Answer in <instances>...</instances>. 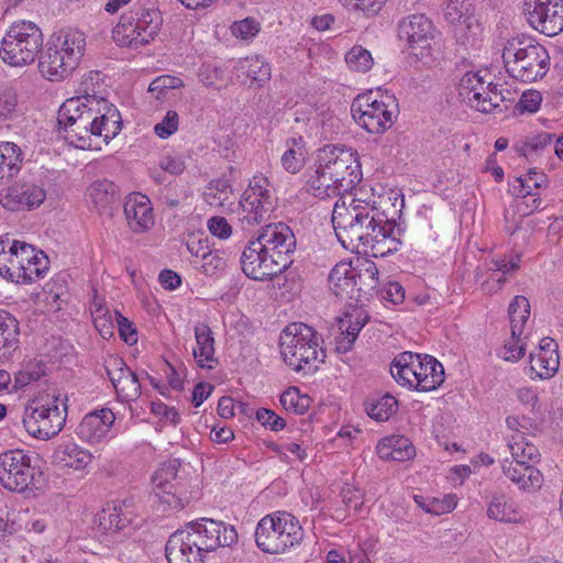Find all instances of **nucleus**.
I'll list each match as a JSON object with an SVG mask.
<instances>
[{
	"label": "nucleus",
	"mask_w": 563,
	"mask_h": 563,
	"mask_svg": "<svg viewBox=\"0 0 563 563\" xmlns=\"http://www.w3.org/2000/svg\"><path fill=\"white\" fill-rule=\"evenodd\" d=\"M369 317L362 310H355L354 313H346L345 320H341L340 329L355 340L361 329L367 323Z\"/></svg>",
	"instance_id": "nucleus-53"
},
{
	"label": "nucleus",
	"mask_w": 563,
	"mask_h": 563,
	"mask_svg": "<svg viewBox=\"0 0 563 563\" xmlns=\"http://www.w3.org/2000/svg\"><path fill=\"white\" fill-rule=\"evenodd\" d=\"M530 371L540 379L553 377L560 366L558 344L549 336L543 338L539 343L537 352L531 353Z\"/></svg>",
	"instance_id": "nucleus-25"
},
{
	"label": "nucleus",
	"mask_w": 563,
	"mask_h": 563,
	"mask_svg": "<svg viewBox=\"0 0 563 563\" xmlns=\"http://www.w3.org/2000/svg\"><path fill=\"white\" fill-rule=\"evenodd\" d=\"M43 260H45L44 253H36V260L30 258V262H25V265L21 267V269L25 271L26 274H22V276H20V278H15L14 282L27 284L43 277V268H36V265L42 264Z\"/></svg>",
	"instance_id": "nucleus-61"
},
{
	"label": "nucleus",
	"mask_w": 563,
	"mask_h": 563,
	"mask_svg": "<svg viewBox=\"0 0 563 563\" xmlns=\"http://www.w3.org/2000/svg\"><path fill=\"white\" fill-rule=\"evenodd\" d=\"M59 396L48 395L27 402L24 408L22 423L25 431L37 439L48 440L57 435L66 422L67 406Z\"/></svg>",
	"instance_id": "nucleus-9"
},
{
	"label": "nucleus",
	"mask_w": 563,
	"mask_h": 563,
	"mask_svg": "<svg viewBox=\"0 0 563 563\" xmlns=\"http://www.w3.org/2000/svg\"><path fill=\"white\" fill-rule=\"evenodd\" d=\"M361 179V164L355 154L331 144L319 150L307 186L314 197L325 199L350 192Z\"/></svg>",
	"instance_id": "nucleus-3"
},
{
	"label": "nucleus",
	"mask_w": 563,
	"mask_h": 563,
	"mask_svg": "<svg viewBox=\"0 0 563 563\" xmlns=\"http://www.w3.org/2000/svg\"><path fill=\"white\" fill-rule=\"evenodd\" d=\"M261 246L266 253H271V257L278 261V265L284 269L288 268L291 264V254L296 249V238L291 229L283 223H271L265 225L257 238Z\"/></svg>",
	"instance_id": "nucleus-16"
},
{
	"label": "nucleus",
	"mask_w": 563,
	"mask_h": 563,
	"mask_svg": "<svg viewBox=\"0 0 563 563\" xmlns=\"http://www.w3.org/2000/svg\"><path fill=\"white\" fill-rule=\"evenodd\" d=\"M520 263L521 256L519 254L487 260L485 266L493 276L482 284L483 289L487 292H497L506 283V275L518 271Z\"/></svg>",
	"instance_id": "nucleus-29"
},
{
	"label": "nucleus",
	"mask_w": 563,
	"mask_h": 563,
	"mask_svg": "<svg viewBox=\"0 0 563 563\" xmlns=\"http://www.w3.org/2000/svg\"><path fill=\"white\" fill-rule=\"evenodd\" d=\"M85 115L71 125H63L64 137L75 147L92 148V136H102L108 143L117 136L122 128L119 110L108 100L97 101L96 108L84 110Z\"/></svg>",
	"instance_id": "nucleus-4"
},
{
	"label": "nucleus",
	"mask_w": 563,
	"mask_h": 563,
	"mask_svg": "<svg viewBox=\"0 0 563 563\" xmlns=\"http://www.w3.org/2000/svg\"><path fill=\"white\" fill-rule=\"evenodd\" d=\"M519 190L518 196L527 197L531 195L532 188H541L545 183V175L531 168L525 177H519Z\"/></svg>",
	"instance_id": "nucleus-56"
},
{
	"label": "nucleus",
	"mask_w": 563,
	"mask_h": 563,
	"mask_svg": "<svg viewBox=\"0 0 563 563\" xmlns=\"http://www.w3.org/2000/svg\"><path fill=\"white\" fill-rule=\"evenodd\" d=\"M489 88H487L485 97L481 100L479 104H476V110L490 113L494 110L500 108L504 98V89H499L498 85L488 81Z\"/></svg>",
	"instance_id": "nucleus-54"
},
{
	"label": "nucleus",
	"mask_w": 563,
	"mask_h": 563,
	"mask_svg": "<svg viewBox=\"0 0 563 563\" xmlns=\"http://www.w3.org/2000/svg\"><path fill=\"white\" fill-rule=\"evenodd\" d=\"M302 145L303 139L301 136L287 140L288 150L283 154L280 161L284 169L290 174H296L303 167L305 151Z\"/></svg>",
	"instance_id": "nucleus-45"
},
{
	"label": "nucleus",
	"mask_w": 563,
	"mask_h": 563,
	"mask_svg": "<svg viewBox=\"0 0 563 563\" xmlns=\"http://www.w3.org/2000/svg\"><path fill=\"white\" fill-rule=\"evenodd\" d=\"M23 154L13 142H0V186L10 181L21 170Z\"/></svg>",
	"instance_id": "nucleus-38"
},
{
	"label": "nucleus",
	"mask_w": 563,
	"mask_h": 563,
	"mask_svg": "<svg viewBox=\"0 0 563 563\" xmlns=\"http://www.w3.org/2000/svg\"><path fill=\"white\" fill-rule=\"evenodd\" d=\"M280 405L287 410L297 415H303L309 406L310 398L307 395H301L298 387H289L280 396Z\"/></svg>",
	"instance_id": "nucleus-49"
},
{
	"label": "nucleus",
	"mask_w": 563,
	"mask_h": 563,
	"mask_svg": "<svg viewBox=\"0 0 563 563\" xmlns=\"http://www.w3.org/2000/svg\"><path fill=\"white\" fill-rule=\"evenodd\" d=\"M76 67L77 65H68L63 51L55 48L54 43L48 40L38 63L42 75L49 80H58L69 76Z\"/></svg>",
	"instance_id": "nucleus-28"
},
{
	"label": "nucleus",
	"mask_w": 563,
	"mask_h": 563,
	"mask_svg": "<svg viewBox=\"0 0 563 563\" xmlns=\"http://www.w3.org/2000/svg\"><path fill=\"white\" fill-rule=\"evenodd\" d=\"M87 197L99 211L107 209L117 199V186L108 179L93 181L86 192Z\"/></svg>",
	"instance_id": "nucleus-42"
},
{
	"label": "nucleus",
	"mask_w": 563,
	"mask_h": 563,
	"mask_svg": "<svg viewBox=\"0 0 563 563\" xmlns=\"http://www.w3.org/2000/svg\"><path fill=\"white\" fill-rule=\"evenodd\" d=\"M553 142V135L548 132H541L525 141L515 144V150L527 161L533 162L539 157L548 146Z\"/></svg>",
	"instance_id": "nucleus-44"
},
{
	"label": "nucleus",
	"mask_w": 563,
	"mask_h": 563,
	"mask_svg": "<svg viewBox=\"0 0 563 563\" xmlns=\"http://www.w3.org/2000/svg\"><path fill=\"white\" fill-rule=\"evenodd\" d=\"M487 516L501 522H516L518 514L512 503L505 495H494L488 504Z\"/></svg>",
	"instance_id": "nucleus-46"
},
{
	"label": "nucleus",
	"mask_w": 563,
	"mask_h": 563,
	"mask_svg": "<svg viewBox=\"0 0 563 563\" xmlns=\"http://www.w3.org/2000/svg\"><path fill=\"white\" fill-rule=\"evenodd\" d=\"M133 19V12H125L120 16L118 24L112 31V37L118 45L130 48H139L142 46L141 43H139V38L142 37V34L136 29Z\"/></svg>",
	"instance_id": "nucleus-41"
},
{
	"label": "nucleus",
	"mask_w": 563,
	"mask_h": 563,
	"mask_svg": "<svg viewBox=\"0 0 563 563\" xmlns=\"http://www.w3.org/2000/svg\"><path fill=\"white\" fill-rule=\"evenodd\" d=\"M238 541L233 526L201 518L172 533L165 545L168 563H203L207 553Z\"/></svg>",
	"instance_id": "nucleus-2"
},
{
	"label": "nucleus",
	"mask_w": 563,
	"mask_h": 563,
	"mask_svg": "<svg viewBox=\"0 0 563 563\" xmlns=\"http://www.w3.org/2000/svg\"><path fill=\"white\" fill-rule=\"evenodd\" d=\"M377 453L383 460L405 462L416 455V449L408 438L390 437L378 443Z\"/></svg>",
	"instance_id": "nucleus-36"
},
{
	"label": "nucleus",
	"mask_w": 563,
	"mask_h": 563,
	"mask_svg": "<svg viewBox=\"0 0 563 563\" xmlns=\"http://www.w3.org/2000/svg\"><path fill=\"white\" fill-rule=\"evenodd\" d=\"M93 323L102 338L107 339L112 336L114 324L112 316L108 311L103 312L102 308H98L93 317Z\"/></svg>",
	"instance_id": "nucleus-64"
},
{
	"label": "nucleus",
	"mask_w": 563,
	"mask_h": 563,
	"mask_svg": "<svg viewBox=\"0 0 563 563\" xmlns=\"http://www.w3.org/2000/svg\"><path fill=\"white\" fill-rule=\"evenodd\" d=\"M261 246V242L252 240L244 247L240 262L243 273L254 280L271 279L285 269L278 265V261L271 257Z\"/></svg>",
	"instance_id": "nucleus-20"
},
{
	"label": "nucleus",
	"mask_w": 563,
	"mask_h": 563,
	"mask_svg": "<svg viewBox=\"0 0 563 563\" xmlns=\"http://www.w3.org/2000/svg\"><path fill=\"white\" fill-rule=\"evenodd\" d=\"M397 30L399 40L406 43L407 48L419 60L431 56L434 27L427 15L416 13L405 16L398 22Z\"/></svg>",
	"instance_id": "nucleus-14"
},
{
	"label": "nucleus",
	"mask_w": 563,
	"mask_h": 563,
	"mask_svg": "<svg viewBox=\"0 0 563 563\" xmlns=\"http://www.w3.org/2000/svg\"><path fill=\"white\" fill-rule=\"evenodd\" d=\"M332 224L338 241L345 250L354 251L361 245L374 257H384L397 252L401 245L405 228L389 219L372 202L351 198L346 203L340 198L332 211Z\"/></svg>",
	"instance_id": "nucleus-1"
},
{
	"label": "nucleus",
	"mask_w": 563,
	"mask_h": 563,
	"mask_svg": "<svg viewBox=\"0 0 563 563\" xmlns=\"http://www.w3.org/2000/svg\"><path fill=\"white\" fill-rule=\"evenodd\" d=\"M512 338L523 333L525 324L530 316V303L525 296H516L508 307Z\"/></svg>",
	"instance_id": "nucleus-43"
},
{
	"label": "nucleus",
	"mask_w": 563,
	"mask_h": 563,
	"mask_svg": "<svg viewBox=\"0 0 563 563\" xmlns=\"http://www.w3.org/2000/svg\"><path fill=\"white\" fill-rule=\"evenodd\" d=\"M36 260L35 249L25 242L12 241L9 238H0V276L14 282L22 274H26L21 267L25 262Z\"/></svg>",
	"instance_id": "nucleus-21"
},
{
	"label": "nucleus",
	"mask_w": 563,
	"mask_h": 563,
	"mask_svg": "<svg viewBox=\"0 0 563 563\" xmlns=\"http://www.w3.org/2000/svg\"><path fill=\"white\" fill-rule=\"evenodd\" d=\"M241 68L252 81H256L260 85L271 77V66L258 56L245 58Z\"/></svg>",
	"instance_id": "nucleus-51"
},
{
	"label": "nucleus",
	"mask_w": 563,
	"mask_h": 563,
	"mask_svg": "<svg viewBox=\"0 0 563 563\" xmlns=\"http://www.w3.org/2000/svg\"><path fill=\"white\" fill-rule=\"evenodd\" d=\"M19 322L8 311L0 309V361H8L19 347Z\"/></svg>",
	"instance_id": "nucleus-35"
},
{
	"label": "nucleus",
	"mask_w": 563,
	"mask_h": 563,
	"mask_svg": "<svg viewBox=\"0 0 563 563\" xmlns=\"http://www.w3.org/2000/svg\"><path fill=\"white\" fill-rule=\"evenodd\" d=\"M523 12L540 33L554 36L563 31V0H525Z\"/></svg>",
	"instance_id": "nucleus-15"
},
{
	"label": "nucleus",
	"mask_w": 563,
	"mask_h": 563,
	"mask_svg": "<svg viewBox=\"0 0 563 563\" xmlns=\"http://www.w3.org/2000/svg\"><path fill=\"white\" fill-rule=\"evenodd\" d=\"M329 287L339 298L356 300V279L351 262L338 263L329 274Z\"/></svg>",
	"instance_id": "nucleus-32"
},
{
	"label": "nucleus",
	"mask_w": 563,
	"mask_h": 563,
	"mask_svg": "<svg viewBox=\"0 0 563 563\" xmlns=\"http://www.w3.org/2000/svg\"><path fill=\"white\" fill-rule=\"evenodd\" d=\"M256 420L266 429L279 431L286 427V421L271 409L260 408L256 410Z\"/></svg>",
	"instance_id": "nucleus-60"
},
{
	"label": "nucleus",
	"mask_w": 563,
	"mask_h": 563,
	"mask_svg": "<svg viewBox=\"0 0 563 563\" xmlns=\"http://www.w3.org/2000/svg\"><path fill=\"white\" fill-rule=\"evenodd\" d=\"M108 378L119 398L124 401L134 400L141 395V384L136 374L126 366L123 358L108 355L103 361Z\"/></svg>",
	"instance_id": "nucleus-22"
},
{
	"label": "nucleus",
	"mask_w": 563,
	"mask_h": 563,
	"mask_svg": "<svg viewBox=\"0 0 563 563\" xmlns=\"http://www.w3.org/2000/svg\"><path fill=\"white\" fill-rule=\"evenodd\" d=\"M487 88H489L488 81L481 76L479 71H467L461 78L457 90L462 100L476 109V104H479L485 97Z\"/></svg>",
	"instance_id": "nucleus-37"
},
{
	"label": "nucleus",
	"mask_w": 563,
	"mask_h": 563,
	"mask_svg": "<svg viewBox=\"0 0 563 563\" xmlns=\"http://www.w3.org/2000/svg\"><path fill=\"white\" fill-rule=\"evenodd\" d=\"M129 228L136 233L148 231L154 225L153 209L147 196L130 194L123 206Z\"/></svg>",
	"instance_id": "nucleus-24"
},
{
	"label": "nucleus",
	"mask_w": 563,
	"mask_h": 563,
	"mask_svg": "<svg viewBox=\"0 0 563 563\" xmlns=\"http://www.w3.org/2000/svg\"><path fill=\"white\" fill-rule=\"evenodd\" d=\"M33 457L23 450L0 454V484L13 493H33L43 483V473L32 464Z\"/></svg>",
	"instance_id": "nucleus-12"
},
{
	"label": "nucleus",
	"mask_w": 563,
	"mask_h": 563,
	"mask_svg": "<svg viewBox=\"0 0 563 563\" xmlns=\"http://www.w3.org/2000/svg\"><path fill=\"white\" fill-rule=\"evenodd\" d=\"M186 246L189 253L196 258L194 262H191L196 267H198L199 263L211 249L207 239L197 236H189L186 242Z\"/></svg>",
	"instance_id": "nucleus-62"
},
{
	"label": "nucleus",
	"mask_w": 563,
	"mask_h": 563,
	"mask_svg": "<svg viewBox=\"0 0 563 563\" xmlns=\"http://www.w3.org/2000/svg\"><path fill=\"white\" fill-rule=\"evenodd\" d=\"M231 32L238 38L250 40L260 32V23L252 18H246L234 22L231 25Z\"/></svg>",
	"instance_id": "nucleus-58"
},
{
	"label": "nucleus",
	"mask_w": 563,
	"mask_h": 563,
	"mask_svg": "<svg viewBox=\"0 0 563 563\" xmlns=\"http://www.w3.org/2000/svg\"><path fill=\"white\" fill-rule=\"evenodd\" d=\"M417 372L415 373V389L419 391H431L437 389L444 382L443 365L431 355L417 353Z\"/></svg>",
	"instance_id": "nucleus-27"
},
{
	"label": "nucleus",
	"mask_w": 563,
	"mask_h": 563,
	"mask_svg": "<svg viewBox=\"0 0 563 563\" xmlns=\"http://www.w3.org/2000/svg\"><path fill=\"white\" fill-rule=\"evenodd\" d=\"M417 353L402 352L398 354L390 364V374L394 379L401 386H407L415 389L413 383L416 382L415 373L418 367L415 365Z\"/></svg>",
	"instance_id": "nucleus-39"
},
{
	"label": "nucleus",
	"mask_w": 563,
	"mask_h": 563,
	"mask_svg": "<svg viewBox=\"0 0 563 563\" xmlns=\"http://www.w3.org/2000/svg\"><path fill=\"white\" fill-rule=\"evenodd\" d=\"M46 198L44 188L27 179H20L0 190V205L9 211L32 210Z\"/></svg>",
	"instance_id": "nucleus-19"
},
{
	"label": "nucleus",
	"mask_w": 563,
	"mask_h": 563,
	"mask_svg": "<svg viewBox=\"0 0 563 563\" xmlns=\"http://www.w3.org/2000/svg\"><path fill=\"white\" fill-rule=\"evenodd\" d=\"M43 46V34L31 21L13 23L1 41L0 56L11 66H24L35 60Z\"/></svg>",
	"instance_id": "nucleus-11"
},
{
	"label": "nucleus",
	"mask_w": 563,
	"mask_h": 563,
	"mask_svg": "<svg viewBox=\"0 0 563 563\" xmlns=\"http://www.w3.org/2000/svg\"><path fill=\"white\" fill-rule=\"evenodd\" d=\"M179 463L177 460L163 463L152 477L155 498L170 510H180L184 503L173 481L176 479Z\"/></svg>",
	"instance_id": "nucleus-23"
},
{
	"label": "nucleus",
	"mask_w": 563,
	"mask_h": 563,
	"mask_svg": "<svg viewBox=\"0 0 563 563\" xmlns=\"http://www.w3.org/2000/svg\"><path fill=\"white\" fill-rule=\"evenodd\" d=\"M197 347L194 349V357L199 367L212 369L218 365L214 356V336L211 328L205 322H198L195 328Z\"/></svg>",
	"instance_id": "nucleus-31"
},
{
	"label": "nucleus",
	"mask_w": 563,
	"mask_h": 563,
	"mask_svg": "<svg viewBox=\"0 0 563 563\" xmlns=\"http://www.w3.org/2000/svg\"><path fill=\"white\" fill-rule=\"evenodd\" d=\"M398 402L396 398L389 394L382 396L379 399L367 405V413L377 421H386L397 411Z\"/></svg>",
	"instance_id": "nucleus-48"
},
{
	"label": "nucleus",
	"mask_w": 563,
	"mask_h": 563,
	"mask_svg": "<svg viewBox=\"0 0 563 563\" xmlns=\"http://www.w3.org/2000/svg\"><path fill=\"white\" fill-rule=\"evenodd\" d=\"M345 62L350 69L366 73L373 66V57L368 49L361 45L353 46L345 55Z\"/></svg>",
	"instance_id": "nucleus-50"
},
{
	"label": "nucleus",
	"mask_w": 563,
	"mask_h": 563,
	"mask_svg": "<svg viewBox=\"0 0 563 563\" xmlns=\"http://www.w3.org/2000/svg\"><path fill=\"white\" fill-rule=\"evenodd\" d=\"M19 113V96L12 86L0 88V117L12 119Z\"/></svg>",
	"instance_id": "nucleus-52"
},
{
	"label": "nucleus",
	"mask_w": 563,
	"mask_h": 563,
	"mask_svg": "<svg viewBox=\"0 0 563 563\" xmlns=\"http://www.w3.org/2000/svg\"><path fill=\"white\" fill-rule=\"evenodd\" d=\"M133 515L125 503L107 504L96 516L98 532L106 542H119L131 533Z\"/></svg>",
	"instance_id": "nucleus-17"
},
{
	"label": "nucleus",
	"mask_w": 563,
	"mask_h": 563,
	"mask_svg": "<svg viewBox=\"0 0 563 563\" xmlns=\"http://www.w3.org/2000/svg\"><path fill=\"white\" fill-rule=\"evenodd\" d=\"M349 10L362 11L367 16L377 14L386 0H338Z\"/></svg>",
	"instance_id": "nucleus-55"
},
{
	"label": "nucleus",
	"mask_w": 563,
	"mask_h": 563,
	"mask_svg": "<svg viewBox=\"0 0 563 563\" xmlns=\"http://www.w3.org/2000/svg\"><path fill=\"white\" fill-rule=\"evenodd\" d=\"M52 459L53 463L62 468L79 471L91 463L92 454L73 441H65L56 446Z\"/></svg>",
	"instance_id": "nucleus-30"
},
{
	"label": "nucleus",
	"mask_w": 563,
	"mask_h": 563,
	"mask_svg": "<svg viewBox=\"0 0 563 563\" xmlns=\"http://www.w3.org/2000/svg\"><path fill=\"white\" fill-rule=\"evenodd\" d=\"M101 80L100 71H90L81 82L82 95L67 99L58 110L57 123L59 131L63 125H71L74 122L85 115L84 110L96 108L97 101L106 100L97 96L96 85Z\"/></svg>",
	"instance_id": "nucleus-18"
},
{
	"label": "nucleus",
	"mask_w": 563,
	"mask_h": 563,
	"mask_svg": "<svg viewBox=\"0 0 563 563\" xmlns=\"http://www.w3.org/2000/svg\"><path fill=\"white\" fill-rule=\"evenodd\" d=\"M210 233L221 240H227L232 234V225L224 217L214 216L207 223Z\"/></svg>",
	"instance_id": "nucleus-63"
},
{
	"label": "nucleus",
	"mask_w": 563,
	"mask_h": 563,
	"mask_svg": "<svg viewBox=\"0 0 563 563\" xmlns=\"http://www.w3.org/2000/svg\"><path fill=\"white\" fill-rule=\"evenodd\" d=\"M356 279V301L363 296H371L378 285V268L373 261L364 260L354 266Z\"/></svg>",
	"instance_id": "nucleus-40"
},
{
	"label": "nucleus",
	"mask_w": 563,
	"mask_h": 563,
	"mask_svg": "<svg viewBox=\"0 0 563 563\" xmlns=\"http://www.w3.org/2000/svg\"><path fill=\"white\" fill-rule=\"evenodd\" d=\"M49 41L54 43L55 48H59L68 59V65H77L82 57L86 46V38L82 32L78 30H60L54 33Z\"/></svg>",
	"instance_id": "nucleus-33"
},
{
	"label": "nucleus",
	"mask_w": 563,
	"mask_h": 563,
	"mask_svg": "<svg viewBox=\"0 0 563 563\" xmlns=\"http://www.w3.org/2000/svg\"><path fill=\"white\" fill-rule=\"evenodd\" d=\"M134 13L136 29L142 34L139 38L141 45H147L157 36L163 25L161 11L155 8H137L130 10Z\"/></svg>",
	"instance_id": "nucleus-34"
},
{
	"label": "nucleus",
	"mask_w": 563,
	"mask_h": 563,
	"mask_svg": "<svg viewBox=\"0 0 563 563\" xmlns=\"http://www.w3.org/2000/svg\"><path fill=\"white\" fill-rule=\"evenodd\" d=\"M205 195L210 205L223 207L228 202H231L234 191L228 179L218 178L210 181L208 191Z\"/></svg>",
	"instance_id": "nucleus-47"
},
{
	"label": "nucleus",
	"mask_w": 563,
	"mask_h": 563,
	"mask_svg": "<svg viewBox=\"0 0 563 563\" xmlns=\"http://www.w3.org/2000/svg\"><path fill=\"white\" fill-rule=\"evenodd\" d=\"M275 209V197L269 189L268 179L254 176L243 192L238 207V220L243 230L267 220Z\"/></svg>",
	"instance_id": "nucleus-13"
},
{
	"label": "nucleus",
	"mask_w": 563,
	"mask_h": 563,
	"mask_svg": "<svg viewBox=\"0 0 563 563\" xmlns=\"http://www.w3.org/2000/svg\"><path fill=\"white\" fill-rule=\"evenodd\" d=\"M303 531L299 520L286 511H275L263 517L255 531V542L265 553L279 554L299 544Z\"/></svg>",
	"instance_id": "nucleus-8"
},
{
	"label": "nucleus",
	"mask_w": 563,
	"mask_h": 563,
	"mask_svg": "<svg viewBox=\"0 0 563 563\" xmlns=\"http://www.w3.org/2000/svg\"><path fill=\"white\" fill-rule=\"evenodd\" d=\"M279 345L285 364L296 372H316L325 358L317 331L301 322L290 323L283 330Z\"/></svg>",
	"instance_id": "nucleus-5"
},
{
	"label": "nucleus",
	"mask_w": 563,
	"mask_h": 563,
	"mask_svg": "<svg viewBox=\"0 0 563 563\" xmlns=\"http://www.w3.org/2000/svg\"><path fill=\"white\" fill-rule=\"evenodd\" d=\"M179 117L174 110H168L163 120L155 124L154 132L161 139H167L178 129Z\"/></svg>",
	"instance_id": "nucleus-59"
},
{
	"label": "nucleus",
	"mask_w": 563,
	"mask_h": 563,
	"mask_svg": "<svg viewBox=\"0 0 563 563\" xmlns=\"http://www.w3.org/2000/svg\"><path fill=\"white\" fill-rule=\"evenodd\" d=\"M506 70L512 78L532 82L543 78L550 64L548 51L530 37H514L503 51Z\"/></svg>",
	"instance_id": "nucleus-6"
},
{
	"label": "nucleus",
	"mask_w": 563,
	"mask_h": 563,
	"mask_svg": "<svg viewBox=\"0 0 563 563\" xmlns=\"http://www.w3.org/2000/svg\"><path fill=\"white\" fill-rule=\"evenodd\" d=\"M224 268L225 260L221 256L219 250L210 249L209 253L199 263V269L208 276H213L224 271Z\"/></svg>",
	"instance_id": "nucleus-57"
},
{
	"label": "nucleus",
	"mask_w": 563,
	"mask_h": 563,
	"mask_svg": "<svg viewBox=\"0 0 563 563\" xmlns=\"http://www.w3.org/2000/svg\"><path fill=\"white\" fill-rule=\"evenodd\" d=\"M399 110L394 95H374L372 91L360 95L352 103L354 121L368 133L382 134L395 122Z\"/></svg>",
	"instance_id": "nucleus-10"
},
{
	"label": "nucleus",
	"mask_w": 563,
	"mask_h": 563,
	"mask_svg": "<svg viewBox=\"0 0 563 563\" xmlns=\"http://www.w3.org/2000/svg\"><path fill=\"white\" fill-rule=\"evenodd\" d=\"M114 419V413L108 408L90 412L84 417L76 433L82 441L99 443L110 432Z\"/></svg>",
	"instance_id": "nucleus-26"
},
{
	"label": "nucleus",
	"mask_w": 563,
	"mask_h": 563,
	"mask_svg": "<svg viewBox=\"0 0 563 563\" xmlns=\"http://www.w3.org/2000/svg\"><path fill=\"white\" fill-rule=\"evenodd\" d=\"M508 448L512 460H504L501 464L504 475L519 489L526 492L540 489L543 484V475L533 465L540 459L538 448L519 433L509 437Z\"/></svg>",
	"instance_id": "nucleus-7"
}]
</instances>
